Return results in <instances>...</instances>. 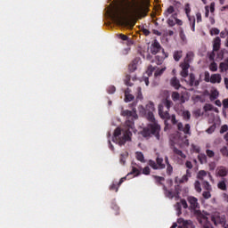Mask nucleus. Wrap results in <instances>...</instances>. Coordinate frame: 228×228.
Segmentation results:
<instances>
[{"instance_id": "1", "label": "nucleus", "mask_w": 228, "mask_h": 228, "mask_svg": "<svg viewBox=\"0 0 228 228\" xmlns=\"http://www.w3.org/2000/svg\"><path fill=\"white\" fill-rule=\"evenodd\" d=\"M122 117H126V128L120 129V127H117L113 134L112 141L114 143H118L120 147L122 145H126V142H131V136H133V133L131 129L134 127V120L138 118L136 114H134L131 110H122L121 111Z\"/></svg>"}, {"instance_id": "2", "label": "nucleus", "mask_w": 228, "mask_h": 228, "mask_svg": "<svg viewBox=\"0 0 228 228\" xmlns=\"http://www.w3.org/2000/svg\"><path fill=\"white\" fill-rule=\"evenodd\" d=\"M173 104L174 102L168 100V98L162 100V102L159 104V115L160 118H162L163 120H171L173 126L176 125V127L180 131V133H183L188 136H191V126H190V124L183 125L182 122L177 123L175 114L170 116V113L168 111H170V108H172Z\"/></svg>"}, {"instance_id": "3", "label": "nucleus", "mask_w": 228, "mask_h": 228, "mask_svg": "<svg viewBox=\"0 0 228 228\" xmlns=\"http://www.w3.org/2000/svg\"><path fill=\"white\" fill-rule=\"evenodd\" d=\"M146 118L151 123L142 129L141 132L142 136H143V138H151V136H154L156 140H160L161 126L158 124L156 118H154V113L146 112Z\"/></svg>"}, {"instance_id": "4", "label": "nucleus", "mask_w": 228, "mask_h": 228, "mask_svg": "<svg viewBox=\"0 0 228 228\" xmlns=\"http://www.w3.org/2000/svg\"><path fill=\"white\" fill-rule=\"evenodd\" d=\"M150 52L152 55L148 54L146 59L148 61H151V63H156V65H161L165 60V58H168V53H165V49L161 47V45L158 40H154L151 46H150Z\"/></svg>"}, {"instance_id": "5", "label": "nucleus", "mask_w": 228, "mask_h": 228, "mask_svg": "<svg viewBox=\"0 0 228 228\" xmlns=\"http://www.w3.org/2000/svg\"><path fill=\"white\" fill-rule=\"evenodd\" d=\"M187 201L189 203V209L193 213L194 216H196L198 222L202 224L203 221L208 220V216L206 214H203L200 211V204L199 203V200L193 196H188Z\"/></svg>"}, {"instance_id": "6", "label": "nucleus", "mask_w": 228, "mask_h": 228, "mask_svg": "<svg viewBox=\"0 0 228 228\" xmlns=\"http://www.w3.org/2000/svg\"><path fill=\"white\" fill-rule=\"evenodd\" d=\"M113 19H115L118 24H123L125 26H127L129 24V21H127V12H126L124 9L117 11L113 14Z\"/></svg>"}, {"instance_id": "7", "label": "nucleus", "mask_w": 228, "mask_h": 228, "mask_svg": "<svg viewBox=\"0 0 228 228\" xmlns=\"http://www.w3.org/2000/svg\"><path fill=\"white\" fill-rule=\"evenodd\" d=\"M194 188L198 193H200L202 191V188L203 190H206V191H211L212 190L211 184H209V182H208L207 180H204L202 182L197 180L194 183Z\"/></svg>"}, {"instance_id": "8", "label": "nucleus", "mask_w": 228, "mask_h": 228, "mask_svg": "<svg viewBox=\"0 0 228 228\" xmlns=\"http://www.w3.org/2000/svg\"><path fill=\"white\" fill-rule=\"evenodd\" d=\"M148 165L153 168V170H163L167 167L165 164H163V158L159 157L156 159V161L150 159Z\"/></svg>"}, {"instance_id": "9", "label": "nucleus", "mask_w": 228, "mask_h": 228, "mask_svg": "<svg viewBox=\"0 0 228 228\" xmlns=\"http://www.w3.org/2000/svg\"><path fill=\"white\" fill-rule=\"evenodd\" d=\"M155 110L156 109L154 108V102H150L145 108L142 105L139 106V111L142 115H147V113H153Z\"/></svg>"}, {"instance_id": "10", "label": "nucleus", "mask_w": 228, "mask_h": 228, "mask_svg": "<svg viewBox=\"0 0 228 228\" xmlns=\"http://www.w3.org/2000/svg\"><path fill=\"white\" fill-rule=\"evenodd\" d=\"M177 224H179V225H182L181 228H191V226L193 225L191 220H184L183 218H178Z\"/></svg>"}, {"instance_id": "11", "label": "nucleus", "mask_w": 228, "mask_h": 228, "mask_svg": "<svg viewBox=\"0 0 228 228\" xmlns=\"http://www.w3.org/2000/svg\"><path fill=\"white\" fill-rule=\"evenodd\" d=\"M205 177H209V179H213V176H211V173H207L206 170H200L197 174V179L200 180V183L205 181Z\"/></svg>"}, {"instance_id": "12", "label": "nucleus", "mask_w": 228, "mask_h": 228, "mask_svg": "<svg viewBox=\"0 0 228 228\" xmlns=\"http://www.w3.org/2000/svg\"><path fill=\"white\" fill-rule=\"evenodd\" d=\"M228 174V168L224 167V166H221V167H218L217 169H216V175H219V177H226Z\"/></svg>"}, {"instance_id": "13", "label": "nucleus", "mask_w": 228, "mask_h": 228, "mask_svg": "<svg viewBox=\"0 0 228 228\" xmlns=\"http://www.w3.org/2000/svg\"><path fill=\"white\" fill-rule=\"evenodd\" d=\"M127 180V176H124V177H122L120 180H119V182H118V186L115 184V183H112L110 186V188H109V190H110V191H118V188L120 187V185L122 184V183H124V181H126Z\"/></svg>"}, {"instance_id": "14", "label": "nucleus", "mask_w": 228, "mask_h": 228, "mask_svg": "<svg viewBox=\"0 0 228 228\" xmlns=\"http://www.w3.org/2000/svg\"><path fill=\"white\" fill-rule=\"evenodd\" d=\"M189 85L190 86H199V85H200V80H196L195 74L191 73L189 76Z\"/></svg>"}, {"instance_id": "15", "label": "nucleus", "mask_w": 228, "mask_h": 228, "mask_svg": "<svg viewBox=\"0 0 228 228\" xmlns=\"http://www.w3.org/2000/svg\"><path fill=\"white\" fill-rule=\"evenodd\" d=\"M210 83H212V85L215 84H220L222 83V75L220 74H212L210 76Z\"/></svg>"}, {"instance_id": "16", "label": "nucleus", "mask_w": 228, "mask_h": 228, "mask_svg": "<svg viewBox=\"0 0 228 228\" xmlns=\"http://www.w3.org/2000/svg\"><path fill=\"white\" fill-rule=\"evenodd\" d=\"M163 190H164L165 195H166V197H167V199H174V197H177V195H179V192L169 191L167 189V186H165V185H163Z\"/></svg>"}, {"instance_id": "17", "label": "nucleus", "mask_w": 228, "mask_h": 228, "mask_svg": "<svg viewBox=\"0 0 228 228\" xmlns=\"http://www.w3.org/2000/svg\"><path fill=\"white\" fill-rule=\"evenodd\" d=\"M180 67L182 69V71H181L182 77H188V69H190V65L186 63H181Z\"/></svg>"}, {"instance_id": "18", "label": "nucleus", "mask_w": 228, "mask_h": 228, "mask_svg": "<svg viewBox=\"0 0 228 228\" xmlns=\"http://www.w3.org/2000/svg\"><path fill=\"white\" fill-rule=\"evenodd\" d=\"M170 85L173 86V88H175V90H179L181 88V82L176 77L171 78Z\"/></svg>"}, {"instance_id": "19", "label": "nucleus", "mask_w": 228, "mask_h": 228, "mask_svg": "<svg viewBox=\"0 0 228 228\" xmlns=\"http://www.w3.org/2000/svg\"><path fill=\"white\" fill-rule=\"evenodd\" d=\"M194 57H195V53H193V52H188L186 53V56L184 58V60H183V62H182V63H185L187 65H190V62L193 61Z\"/></svg>"}, {"instance_id": "20", "label": "nucleus", "mask_w": 228, "mask_h": 228, "mask_svg": "<svg viewBox=\"0 0 228 228\" xmlns=\"http://www.w3.org/2000/svg\"><path fill=\"white\" fill-rule=\"evenodd\" d=\"M221 42H222V40L218 37H216L214 39L213 51H220Z\"/></svg>"}, {"instance_id": "21", "label": "nucleus", "mask_w": 228, "mask_h": 228, "mask_svg": "<svg viewBox=\"0 0 228 228\" xmlns=\"http://www.w3.org/2000/svg\"><path fill=\"white\" fill-rule=\"evenodd\" d=\"M220 72H227L228 70V59L221 62L219 65Z\"/></svg>"}, {"instance_id": "22", "label": "nucleus", "mask_w": 228, "mask_h": 228, "mask_svg": "<svg viewBox=\"0 0 228 228\" xmlns=\"http://www.w3.org/2000/svg\"><path fill=\"white\" fill-rule=\"evenodd\" d=\"M138 67V61L134 60L129 65H128V70L129 72H134Z\"/></svg>"}, {"instance_id": "23", "label": "nucleus", "mask_w": 228, "mask_h": 228, "mask_svg": "<svg viewBox=\"0 0 228 228\" xmlns=\"http://www.w3.org/2000/svg\"><path fill=\"white\" fill-rule=\"evenodd\" d=\"M173 58L175 61H179L183 58V51H175L173 53Z\"/></svg>"}, {"instance_id": "24", "label": "nucleus", "mask_w": 228, "mask_h": 228, "mask_svg": "<svg viewBox=\"0 0 228 228\" xmlns=\"http://www.w3.org/2000/svg\"><path fill=\"white\" fill-rule=\"evenodd\" d=\"M198 159L201 165L208 163V156L204 153H200L198 155Z\"/></svg>"}, {"instance_id": "25", "label": "nucleus", "mask_w": 228, "mask_h": 228, "mask_svg": "<svg viewBox=\"0 0 228 228\" xmlns=\"http://www.w3.org/2000/svg\"><path fill=\"white\" fill-rule=\"evenodd\" d=\"M174 12H175V8H174V5H170V6L164 12V17H169L170 15H174Z\"/></svg>"}, {"instance_id": "26", "label": "nucleus", "mask_w": 228, "mask_h": 228, "mask_svg": "<svg viewBox=\"0 0 228 228\" xmlns=\"http://www.w3.org/2000/svg\"><path fill=\"white\" fill-rule=\"evenodd\" d=\"M153 179L155 180L156 184H158V186H163V183L165 181V177L158 176V175H153Z\"/></svg>"}, {"instance_id": "27", "label": "nucleus", "mask_w": 228, "mask_h": 228, "mask_svg": "<svg viewBox=\"0 0 228 228\" xmlns=\"http://www.w3.org/2000/svg\"><path fill=\"white\" fill-rule=\"evenodd\" d=\"M218 95H220V93L217 89H214L210 92V101H216V99H218Z\"/></svg>"}, {"instance_id": "28", "label": "nucleus", "mask_w": 228, "mask_h": 228, "mask_svg": "<svg viewBox=\"0 0 228 228\" xmlns=\"http://www.w3.org/2000/svg\"><path fill=\"white\" fill-rule=\"evenodd\" d=\"M173 152H174V154H176V156H180V158H182V159H186V155L183 152V151H181L177 148H174Z\"/></svg>"}, {"instance_id": "29", "label": "nucleus", "mask_w": 228, "mask_h": 228, "mask_svg": "<svg viewBox=\"0 0 228 228\" xmlns=\"http://www.w3.org/2000/svg\"><path fill=\"white\" fill-rule=\"evenodd\" d=\"M135 158L138 161H141V163H145V157L142 151H137L135 153Z\"/></svg>"}, {"instance_id": "30", "label": "nucleus", "mask_w": 228, "mask_h": 228, "mask_svg": "<svg viewBox=\"0 0 228 228\" xmlns=\"http://www.w3.org/2000/svg\"><path fill=\"white\" fill-rule=\"evenodd\" d=\"M217 188L222 190L223 191H227V184H225V181L223 180L217 183Z\"/></svg>"}, {"instance_id": "31", "label": "nucleus", "mask_w": 228, "mask_h": 228, "mask_svg": "<svg viewBox=\"0 0 228 228\" xmlns=\"http://www.w3.org/2000/svg\"><path fill=\"white\" fill-rule=\"evenodd\" d=\"M127 156H129V153H127V151L120 154L119 161L121 165H126V159L127 158Z\"/></svg>"}, {"instance_id": "32", "label": "nucleus", "mask_w": 228, "mask_h": 228, "mask_svg": "<svg viewBox=\"0 0 228 228\" xmlns=\"http://www.w3.org/2000/svg\"><path fill=\"white\" fill-rule=\"evenodd\" d=\"M175 208L176 210V215L177 216H181V215H183V207L181 206V203L177 202L175 205Z\"/></svg>"}, {"instance_id": "33", "label": "nucleus", "mask_w": 228, "mask_h": 228, "mask_svg": "<svg viewBox=\"0 0 228 228\" xmlns=\"http://www.w3.org/2000/svg\"><path fill=\"white\" fill-rule=\"evenodd\" d=\"M183 120H190L191 118V113H190V110H184L183 112Z\"/></svg>"}, {"instance_id": "34", "label": "nucleus", "mask_w": 228, "mask_h": 228, "mask_svg": "<svg viewBox=\"0 0 228 228\" xmlns=\"http://www.w3.org/2000/svg\"><path fill=\"white\" fill-rule=\"evenodd\" d=\"M166 70H167V67L156 69L154 73L155 77H159V76H162L163 72H165Z\"/></svg>"}, {"instance_id": "35", "label": "nucleus", "mask_w": 228, "mask_h": 228, "mask_svg": "<svg viewBox=\"0 0 228 228\" xmlns=\"http://www.w3.org/2000/svg\"><path fill=\"white\" fill-rule=\"evenodd\" d=\"M216 129V124L214 123L212 126H210L207 130L206 133H208V134H213V133H215V130Z\"/></svg>"}, {"instance_id": "36", "label": "nucleus", "mask_w": 228, "mask_h": 228, "mask_svg": "<svg viewBox=\"0 0 228 228\" xmlns=\"http://www.w3.org/2000/svg\"><path fill=\"white\" fill-rule=\"evenodd\" d=\"M136 92H137L136 100L137 101H142V99H143V95L142 94V87H140V86L137 87Z\"/></svg>"}, {"instance_id": "37", "label": "nucleus", "mask_w": 228, "mask_h": 228, "mask_svg": "<svg viewBox=\"0 0 228 228\" xmlns=\"http://www.w3.org/2000/svg\"><path fill=\"white\" fill-rule=\"evenodd\" d=\"M187 17L189 19L190 23L191 24L192 31H195V17L190 16V14Z\"/></svg>"}, {"instance_id": "38", "label": "nucleus", "mask_w": 228, "mask_h": 228, "mask_svg": "<svg viewBox=\"0 0 228 228\" xmlns=\"http://www.w3.org/2000/svg\"><path fill=\"white\" fill-rule=\"evenodd\" d=\"M172 18L175 19V23L177 24V26H183V20L177 19V13L176 12L172 14Z\"/></svg>"}, {"instance_id": "39", "label": "nucleus", "mask_w": 228, "mask_h": 228, "mask_svg": "<svg viewBox=\"0 0 228 228\" xmlns=\"http://www.w3.org/2000/svg\"><path fill=\"white\" fill-rule=\"evenodd\" d=\"M133 174H135V175H140L141 172L138 168L133 167L132 172L127 174L126 179L129 177V175H133Z\"/></svg>"}, {"instance_id": "40", "label": "nucleus", "mask_w": 228, "mask_h": 228, "mask_svg": "<svg viewBox=\"0 0 228 228\" xmlns=\"http://www.w3.org/2000/svg\"><path fill=\"white\" fill-rule=\"evenodd\" d=\"M209 70H211V72H216V70H218V65L216 64V62L210 63Z\"/></svg>"}, {"instance_id": "41", "label": "nucleus", "mask_w": 228, "mask_h": 228, "mask_svg": "<svg viewBox=\"0 0 228 228\" xmlns=\"http://www.w3.org/2000/svg\"><path fill=\"white\" fill-rule=\"evenodd\" d=\"M171 97L172 100L175 102L176 101H179V99H181V94H179L177 92H173Z\"/></svg>"}, {"instance_id": "42", "label": "nucleus", "mask_w": 228, "mask_h": 228, "mask_svg": "<svg viewBox=\"0 0 228 228\" xmlns=\"http://www.w3.org/2000/svg\"><path fill=\"white\" fill-rule=\"evenodd\" d=\"M167 23L170 28H174V26H175V19H174L171 15V17L167 20Z\"/></svg>"}, {"instance_id": "43", "label": "nucleus", "mask_w": 228, "mask_h": 228, "mask_svg": "<svg viewBox=\"0 0 228 228\" xmlns=\"http://www.w3.org/2000/svg\"><path fill=\"white\" fill-rule=\"evenodd\" d=\"M125 85H126V86H133V84H131V75L126 76Z\"/></svg>"}, {"instance_id": "44", "label": "nucleus", "mask_w": 228, "mask_h": 228, "mask_svg": "<svg viewBox=\"0 0 228 228\" xmlns=\"http://www.w3.org/2000/svg\"><path fill=\"white\" fill-rule=\"evenodd\" d=\"M134 99V95L133 94H125V102H131Z\"/></svg>"}, {"instance_id": "45", "label": "nucleus", "mask_w": 228, "mask_h": 228, "mask_svg": "<svg viewBox=\"0 0 228 228\" xmlns=\"http://www.w3.org/2000/svg\"><path fill=\"white\" fill-rule=\"evenodd\" d=\"M117 37L118 38H120V40H123L124 42L129 41V37L124 34H118Z\"/></svg>"}, {"instance_id": "46", "label": "nucleus", "mask_w": 228, "mask_h": 228, "mask_svg": "<svg viewBox=\"0 0 228 228\" xmlns=\"http://www.w3.org/2000/svg\"><path fill=\"white\" fill-rule=\"evenodd\" d=\"M204 81L206 83H210L211 82V75L209 74V71H205V78Z\"/></svg>"}, {"instance_id": "47", "label": "nucleus", "mask_w": 228, "mask_h": 228, "mask_svg": "<svg viewBox=\"0 0 228 228\" xmlns=\"http://www.w3.org/2000/svg\"><path fill=\"white\" fill-rule=\"evenodd\" d=\"M179 204H181V207L183 208V209H188V202L186 201V200L182 199Z\"/></svg>"}, {"instance_id": "48", "label": "nucleus", "mask_w": 228, "mask_h": 228, "mask_svg": "<svg viewBox=\"0 0 228 228\" xmlns=\"http://www.w3.org/2000/svg\"><path fill=\"white\" fill-rule=\"evenodd\" d=\"M214 108L215 107L212 104H209V103H206L205 106H204L205 111H213Z\"/></svg>"}, {"instance_id": "49", "label": "nucleus", "mask_w": 228, "mask_h": 228, "mask_svg": "<svg viewBox=\"0 0 228 228\" xmlns=\"http://www.w3.org/2000/svg\"><path fill=\"white\" fill-rule=\"evenodd\" d=\"M172 172H174V167H172V165L167 164V175H172Z\"/></svg>"}, {"instance_id": "50", "label": "nucleus", "mask_w": 228, "mask_h": 228, "mask_svg": "<svg viewBox=\"0 0 228 228\" xmlns=\"http://www.w3.org/2000/svg\"><path fill=\"white\" fill-rule=\"evenodd\" d=\"M220 152L223 156L228 158V150H227V147H223L221 150H220Z\"/></svg>"}, {"instance_id": "51", "label": "nucleus", "mask_w": 228, "mask_h": 228, "mask_svg": "<svg viewBox=\"0 0 228 228\" xmlns=\"http://www.w3.org/2000/svg\"><path fill=\"white\" fill-rule=\"evenodd\" d=\"M206 154L208 158H215V151H213L212 150H206Z\"/></svg>"}, {"instance_id": "52", "label": "nucleus", "mask_w": 228, "mask_h": 228, "mask_svg": "<svg viewBox=\"0 0 228 228\" xmlns=\"http://www.w3.org/2000/svg\"><path fill=\"white\" fill-rule=\"evenodd\" d=\"M202 196L205 199H211V191H203Z\"/></svg>"}, {"instance_id": "53", "label": "nucleus", "mask_w": 228, "mask_h": 228, "mask_svg": "<svg viewBox=\"0 0 228 228\" xmlns=\"http://www.w3.org/2000/svg\"><path fill=\"white\" fill-rule=\"evenodd\" d=\"M117 91V88L114 86H110L107 89L108 94H113Z\"/></svg>"}, {"instance_id": "54", "label": "nucleus", "mask_w": 228, "mask_h": 228, "mask_svg": "<svg viewBox=\"0 0 228 228\" xmlns=\"http://www.w3.org/2000/svg\"><path fill=\"white\" fill-rule=\"evenodd\" d=\"M227 131H228V126L227 125H223L221 126V129H220L221 134H224V133H227Z\"/></svg>"}, {"instance_id": "55", "label": "nucleus", "mask_w": 228, "mask_h": 228, "mask_svg": "<svg viewBox=\"0 0 228 228\" xmlns=\"http://www.w3.org/2000/svg\"><path fill=\"white\" fill-rule=\"evenodd\" d=\"M142 174L144 175H149L151 174V168L149 167H145L143 169H142Z\"/></svg>"}, {"instance_id": "56", "label": "nucleus", "mask_w": 228, "mask_h": 228, "mask_svg": "<svg viewBox=\"0 0 228 228\" xmlns=\"http://www.w3.org/2000/svg\"><path fill=\"white\" fill-rule=\"evenodd\" d=\"M156 70V67H153L152 65H150L149 67H148V76H150V75H152V72H154Z\"/></svg>"}, {"instance_id": "57", "label": "nucleus", "mask_w": 228, "mask_h": 228, "mask_svg": "<svg viewBox=\"0 0 228 228\" xmlns=\"http://www.w3.org/2000/svg\"><path fill=\"white\" fill-rule=\"evenodd\" d=\"M191 12V8L190 7V4H185V13L187 16L190 15V12Z\"/></svg>"}, {"instance_id": "58", "label": "nucleus", "mask_w": 228, "mask_h": 228, "mask_svg": "<svg viewBox=\"0 0 228 228\" xmlns=\"http://www.w3.org/2000/svg\"><path fill=\"white\" fill-rule=\"evenodd\" d=\"M190 179V177L186 175H183V177L181 178L180 180V183H188V180Z\"/></svg>"}, {"instance_id": "59", "label": "nucleus", "mask_w": 228, "mask_h": 228, "mask_svg": "<svg viewBox=\"0 0 228 228\" xmlns=\"http://www.w3.org/2000/svg\"><path fill=\"white\" fill-rule=\"evenodd\" d=\"M185 167H186V168H189V170H191V168H193V164L191 163V161L187 160L185 162Z\"/></svg>"}, {"instance_id": "60", "label": "nucleus", "mask_w": 228, "mask_h": 228, "mask_svg": "<svg viewBox=\"0 0 228 228\" xmlns=\"http://www.w3.org/2000/svg\"><path fill=\"white\" fill-rule=\"evenodd\" d=\"M210 34L211 35H219L220 34V29H218V28H212L210 30Z\"/></svg>"}, {"instance_id": "61", "label": "nucleus", "mask_w": 228, "mask_h": 228, "mask_svg": "<svg viewBox=\"0 0 228 228\" xmlns=\"http://www.w3.org/2000/svg\"><path fill=\"white\" fill-rule=\"evenodd\" d=\"M197 17V22H202V14H200V12H198L196 14Z\"/></svg>"}, {"instance_id": "62", "label": "nucleus", "mask_w": 228, "mask_h": 228, "mask_svg": "<svg viewBox=\"0 0 228 228\" xmlns=\"http://www.w3.org/2000/svg\"><path fill=\"white\" fill-rule=\"evenodd\" d=\"M205 17H209V6H205Z\"/></svg>"}, {"instance_id": "63", "label": "nucleus", "mask_w": 228, "mask_h": 228, "mask_svg": "<svg viewBox=\"0 0 228 228\" xmlns=\"http://www.w3.org/2000/svg\"><path fill=\"white\" fill-rule=\"evenodd\" d=\"M210 12H211V13L215 12V2H212L210 4Z\"/></svg>"}, {"instance_id": "64", "label": "nucleus", "mask_w": 228, "mask_h": 228, "mask_svg": "<svg viewBox=\"0 0 228 228\" xmlns=\"http://www.w3.org/2000/svg\"><path fill=\"white\" fill-rule=\"evenodd\" d=\"M223 106L224 108L227 109L228 108V98L227 99H224L223 101Z\"/></svg>"}]
</instances>
